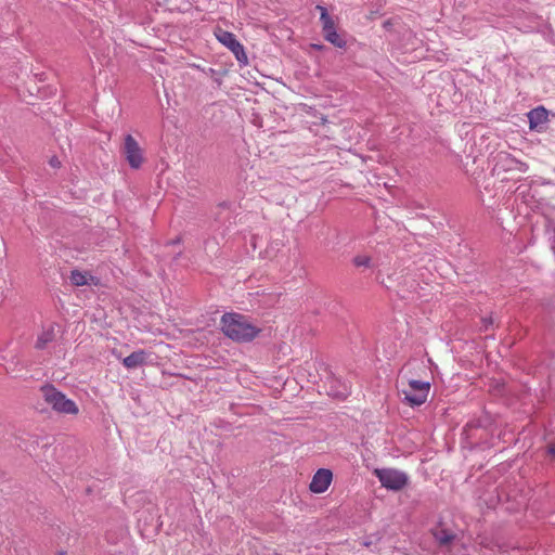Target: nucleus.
Returning <instances> with one entry per match:
<instances>
[{"label":"nucleus","mask_w":555,"mask_h":555,"mask_svg":"<svg viewBox=\"0 0 555 555\" xmlns=\"http://www.w3.org/2000/svg\"><path fill=\"white\" fill-rule=\"evenodd\" d=\"M375 476L378 478L380 485L392 491L403 489L409 481L408 475L401 470L393 468H382L375 470Z\"/></svg>","instance_id":"obj_4"},{"label":"nucleus","mask_w":555,"mask_h":555,"mask_svg":"<svg viewBox=\"0 0 555 555\" xmlns=\"http://www.w3.org/2000/svg\"><path fill=\"white\" fill-rule=\"evenodd\" d=\"M353 263L356 267H370L371 264V258L365 255H359L353 258Z\"/></svg>","instance_id":"obj_14"},{"label":"nucleus","mask_w":555,"mask_h":555,"mask_svg":"<svg viewBox=\"0 0 555 555\" xmlns=\"http://www.w3.org/2000/svg\"><path fill=\"white\" fill-rule=\"evenodd\" d=\"M69 280L75 286L98 285L99 280L86 271L73 270Z\"/></svg>","instance_id":"obj_11"},{"label":"nucleus","mask_w":555,"mask_h":555,"mask_svg":"<svg viewBox=\"0 0 555 555\" xmlns=\"http://www.w3.org/2000/svg\"><path fill=\"white\" fill-rule=\"evenodd\" d=\"M349 386L346 383H340L337 379L331 380V385L328 388V395L338 398L344 399L349 395Z\"/></svg>","instance_id":"obj_12"},{"label":"nucleus","mask_w":555,"mask_h":555,"mask_svg":"<svg viewBox=\"0 0 555 555\" xmlns=\"http://www.w3.org/2000/svg\"><path fill=\"white\" fill-rule=\"evenodd\" d=\"M492 323H493L492 318L483 319L485 328H488V326L492 325Z\"/></svg>","instance_id":"obj_16"},{"label":"nucleus","mask_w":555,"mask_h":555,"mask_svg":"<svg viewBox=\"0 0 555 555\" xmlns=\"http://www.w3.org/2000/svg\"><path fill=\"white\" fill-rule=\"evenodd\" d=\"M50 165L53 167V168H59L61 166V162L57 159V157H52L50 159Z\"/></svg>","instance_id":"obj_15"},{"label":"nucleus","mask_w":555,"mask_h":555,"mask_svg":"<svg viewBox=\"0 0 555 555\" xmlns=\"http://www.w3.org/2000/svg\"><path fill=\"white\" fill-rule=\"evenodd\" d=\"M317 9L321 12L320 21L322 23L324 38L333 46L344 48L346 41L336 31L334 21L328 15L326 8L318 5Z\"/></svg>","instance_id":"obj_7"},{"label":"nucleus","mask_w":555,"mask_h":555,"mask_svg":"<svg viewBox=\"0 0 555 555\" xmlns=\"http://www.w3.org/2000/svg\"><path fill=\"white\" fill-rule=\"evenodd\" d=\"M57 335V326L53 323L42 326L41 332L37 336L35 347L37 349H46L53 343Z\"/></svg>","instance_id":"obj_9"},{"label":"nucleus","mask_w":555,"mask_h":555,"mask_svg":"<svg viewBox=\"0 0 555 555\" xmlns=\"http://www.w3.org/2000/svg\"><path fill=\"white\" fill-rule=\"evenodd\" d=\"M430 390V383L417 379H410L408 386L401 389L403 401L411 406H418L426 402Z\"/></svg>","instance_id":"obj_3"},{"label":"nucleus","mask_w":555,"mask_h":555,"mask_svg":"<svg viewBox=\"0 0 555 555\" xmlns=\"http://www.w3.org/2000/svg\"><path fill=\"white\" fill-rule=\"evenodd\" d=\"M121 152L132 169L141 168L145 160L144 151L131 134L125 135Z\"/></svg>","instance_id":"obj_5"},{"label":"nucleus","mask_w":555,"mask_h":555,"mask_svg":"<svg viewBox=\"0 0 555 555\" xmlns=\"http://www.w3.org/2000/svg\"><path fill=\"white\" fill-rule=\"evenodd\" d=\"M548 453L552 454L553 456H555V442L551 443L548 446Z\"/></svg>","instance_id":"obj_17"},{"label":"nucleus","mask_w":555,"mask_h":555,"mask_svg":"<svg viewBox=\"0 0 555 555\" xmlns=\"http://www.w3.org/2000/svg\"><path fill=\"white\" fill-rule=\"evenodd\" d=\"M215 36L220 43L227 47L235 56L238 63L246 65L248 63L247 55L245 53L243 44L236 39L235 35L224 30L222 28H217L215 30Z\"/></svg>","instance_id":"obj_6"},{"label":"nucleus","mask_w":555,"mask_h":555,"mask_svg":"<svg viewBox=\"0 0 555 555\" xmlns=\"http://www.w3.org/2000/svg\"><path fill=\"white\" fill-rule=\"evenodd\" d=\"M333 474L330 469L320 468L310 482V490L313 493H323L332 482Z\"/></svg>","instance_id":"obj_8"},{"label":"nucleus","mask_w":555,"mask_h":555,"mask_svg":"<svg viewBox=\"0 0 555 555\" xmlns=\"http://www.w3.org/2000/svg\"><path fill=\"white\" fill-rule=\"evenodd\" d=\"M41 393L44 401L57 413L77 414L79 411L77 404L73 400L66 398L64 393L59 391L52 385L41 387Z\"/></svg>","instance_id":"obj_2"},{"label":"nucleus","mask_w":555,"mask_h":555,"mask_svg":"<svg viewBox=\"0 0 555 555\" xmlns=\"http://www.w3.org/2000/svg\"><path fill=\"white\" fill-rule=\"evenodd\" d=\"M220 326L227 337L237 343L250 341L260 333V327L248 317L235 312L224 313Z\"/></svg>","instance_id":"obj_1"},{"label":"nucleus","mask_w":555,"mask_h":555,"mask_svg":"<svg viewBox=\"0 0 555 555\" xmlns=\"http://www.w3.org/2000/svg\"><path fill=\"white\" fill-rule=\"evenodd\" d=\"M435 538L441 545H448L455 538V535L446 529H438L435 532Z\"/></svg>","instance_id":"obj_13"},{"label":"nucleus","mask_w":555,"mask_h":555,"mask_svg":"<svg viewBox=\"0 0 555 555\" xmlns=\"http://www.w3.org/2000/svg\"><path fill=\"white\" fill-rule=\"evenodd\" d=\"M552 249H553L554 255H555V224H554V236L552 238Z\"/></svg>","instance_id":"obj_18"},{"label":"nucleus","mask_w":555,"mask_h":555,"mask_svg":"<svg viewBox=\"0 0 555 555\" xmlns=\"http://www.w3.org/2000/svg\"><path fill=\"white\" fill-rule=\"evenodd\" d=\"M149 359V353L144 350H137L130 353L128 357L124 358L122 364L125 367L129 370H133L146 364Z\"/></svg>","instance_id":"obj_10"}]
</instances>
